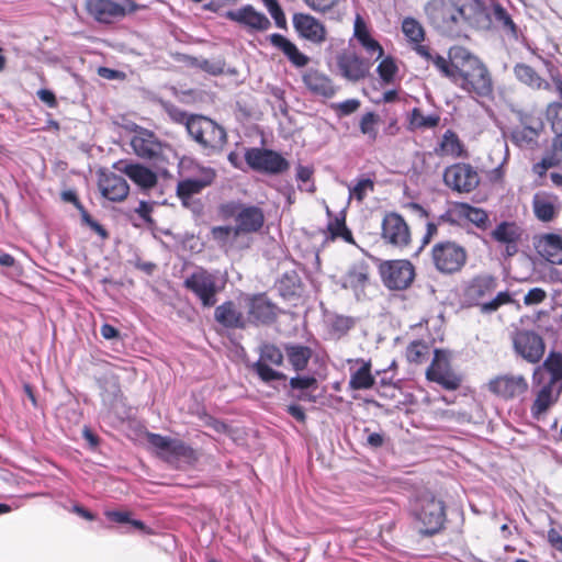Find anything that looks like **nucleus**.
Here are the masks:
<instances>
[{
	"instance_id": "53",
	"label": "nucleus",
	"mask_w": 562,
	"mask_h": 562,
	"mask_svg": "<svg viewBox=\"0 0 562 562\" xmlns=\"http://www.w3.org/2000/svg\"><path fill=\"white\" fill-rule=\"evenodd\" d=\"M428 352L429 347L427 344L414 340L406 348V359L412 363H422L427 359Z\"/></svg>"
},
{
	"instance_id": "47",
	"label": "nucleus",
	"mask_w": 562,
	"mask_h": 562,
	"mask_svg": "<svg viewBox=\"0 0 562 562\" xmlns=\"http://www.w3.org/2000/svg\"><path fill=\"white\" fill-rule=\"evenodd\" d=\"M251 369L265 383L286 380V375L283 372L272 369L268 363H263V361H256L252 363Z\"/></svg>"
},
{
	"instance_id": "39",
	"label": "nucleus",
	"mask_w": 562,
	"mask_h": 562,
	"mask_svg": "<svg viewBox=\"0 0 562 562\" xmlns=\"http://www.w3.org/2000/svg\"><path fill=\"white\" fill-rule=\"evenodd\" d=\"M459 217L465 218L474 224L480 229H487L491 222L486 211L480 207L472 206L468 203L458 204Z\"/></svg>"
},
{
	"instance_id": "59",
	"label": "nucleus",
	"mask_w": 562,
	"mask_h": 562,
	"mask_svg": "<svg viewBox=\"0 0 562 562\" xmlns=\"http://www.w3.org/2000/svg\"><path fill=\"white\" fill-rule=\"evenodd\" d=\"M560 166L558 159L555 158L553 151L546 155L541 161L533 165V172L538 176L542 177L548 169Z\"/></svg>"
},
{
	"instance_id": "30",
	"label": "nucleus",
	"mask_w": 562,
	"mask_h": 562,
	"mask_svg": "<svg viewBox=\"0 0 562 562\" xmlns=\"http://www.w3.org/2000/svg\"><path fill=\"white\" fill-rule=\"evenodd\" d=\"M303 82L313 94L323 98H333L337 91L331 79L318 70H308L303 76Z\"/></svg>"
},
{
	"instance_id": "61",
	"label": "nucleus",
	"mask_w": 562,
	"mask_h": 562,
	"mask_svg": "<svg viewBox=\"0 0 562 562\" xmlns=\"http://www.w3.org/2000/svg\"><path fill=\"white\" fill-rule=\"evenodd\" d=\"M363 432L367 434L366 445L372 449L381 448L384 443V435L382 432H370L369 428H364Z\"/></svg>"
},
{
	"instance_id": "31",
	"label": "nucleus",
	"mask_w": 562,
	"mask_h": 562,
	"mask_svg": "<svg viewBox=\"0 0 562 562\" xmlns=\"http://www.w3.org/2000/svg\"><path fill=\"white\" fill-rule=\"evenodd\" d=\"M116 168L143 189L153 188L157 183L155 172L142 165L120 161L116 164Z\"/></svg>"
},
{
	"instance_id": "3",
	"label": "nucleus",
	"mask_w": 562,
	"mask_h": 562,
	"mask_svg": "<svg viewBox=\"0 0 562 562\" xmlns=\"http://www.w3.org/2000/svg\"><path fill=\"white\" fill-rule=\"evenodd\" d=\"M412 515L418 532L424 537H432L441 532L447 522L445 502L432 493L418 495L412 504Z\"/></svg>"
},
{
	"instance_id": "48",
	"label": "nucleus",
	"mask_w": 562,
	"mask_h": 562,
	"mask_svg": "<svg viewBox=\"0 0 562 562\" xmlns=\"http://www.w3.org/2000/svg\"><path fill=\"white\" fill-rule=\"evenodd\" d=\"M402 31L406 38L413 43L419 44L425 38L424 27L417 20L413 18H405L403 20Z\"/></svg>"
},
{
	"instance_id": "28",
	"label": "nucleus",
	"mask_w": 562,
	"mask_h": 562,
	"mask_svg": "<svg viewBox=\"0 0 562 562\" xmlns=\"http://www.w3.org/2000/svg\"><path fill=\"white\" fill-rule=\"evenodd\" d=\"M353 36L357 38L359 44L362 46V48L366 50V53L369 55V59L372 56H375L374 60H378L383 57L384 49L380 45V43L374 40L364 22V20L361 18V15L357 14L355 19V25H353Z\"/></svg>"
},
{
	"instance_id": "42",
	"label": "nucleus",
	"mask_w": 562,
	"mask_h": 562,
	"mask_svg": "<svg viewBox=\"0 0 562 562\" xmlns=\"http://www.w3.org/2000/svg\"><path fill=\"white\" fill-rule=\"evenodd\" d=\"M374 384V378L370 371V362H362L361 367L351 373L349 387L352 390H368Z\"/></svg>"
},
{
	"instance_id": "37",
	"label": "nucleus",
	"mask_w": 562,
	"mask_h": 562,
	"mask_svg": "<svg viewBox=\"0 0 562 562\" xmlns=\"http://www.w3.org/2000/svg\"><path fill=\"white\" fill-rule=\"evenodd\" d=\"M435 154L440 157L450 156L453 158L460 157L463 154V145L458 135L448 130L443 133L442 138L435 148Z\"/></svg>"
},
{
	"instance_id": "5",
	"label": "nucleus",
	"mask_w": 562,
	"mask_h": 562,
	"mask_svg": "<svg viewBox=\"0 0 562 562\" xmlns=\"http://www.w3.org/2000/svg\"><path fill=\"white\" fill-rule=\"evenodd\" d=\"M178 120H186V128L189 135L201 147L212 153L222 150L227 143V134L215 121L203 115H190L180 113Z\"/></svg>"
},
{
	"instance_id": "27",
	"label": "nucleus",
	"mask_w": 562,
	"mask_h": 562,
	"mask_svg": "<svg viewBox=\"0 0 562 562\" xmlns=\"http://www.w3.org/2000/svg\"><path fill=\"white\" fill-rule=\"evenodd\" d=\"M522 229L515 222H502L492 232V238L506 245V255L514 256L518 251V241Z\"/></svg>"
},
{
	"instance_id": "35",
	"label": "nucleus",
	"mask_w": 562,
	"mask_h": 562,
	"mask_svg": "<svg viewBox=\"0 0 562 562\" xmlns=\"http://www.w3.org/2000/svg\"><path fill=\"white\" fill-rule=\"evenodd\" d=\"M513 70L516 79L532 90L550 88V83L527 64L518 63Z\"/></svg>"
},
{
	"instance_id": "21",
	"label": "nucleus",
	"mask_w": 562,
	"mask_h": 562,
	"mask_svg": "<svg viewBox=\"0 0 562 562\" xmlns=\"http://www.w3.org/2000/svg\"><path fill=\"white\" fill-rule=\"evenodd\" d=\"M293 26L301 37L312 43L319 44L326 40L325 26L310 14L295 13Z\"/></svg>"
},
{
	"instance_id": "18",
	"label": "nucleus",
	"mask_w": 562,
	"mask_h": 562,
	"mask_svg": "<svg viewBox=\"0 0 562 562\" xmlns=\"http://www.w3.org/2000/svg\"><path fill=\"white\" fill-rule=\"evenodd\" d=\"M238 302L249 316H276L281 312L278 304L268 296V293H243Z\"/></svg>"
},
{
	"instance_id": "44",
	"label": "nucleus",
	"mask_w": 562,
	"mask_h": 562,
	"mask_svg": "<svg viewBox=\"0 0 562 562\" xmlns=\"http://www.w3.org/2000/svg\"><path fill=\"white\" fill-rule=\"evenodd\" d=\"M63 199L67 202L74 203L80 211L82 220L86 224H88L91 229L98 233L101 237L105 238L108 236L106 231L100 225L97 221H94L87 211H85L77 198V194L74 191H66L63 193Z\"/></svg>"
},
{
	"instance_id": "11",
	"label": "nucleus",
	"mask_w": 562,
	"mask_h": 562,
	"mask_svg": "<svg viewBox=\"0 0 562 562\" xmlns=\"http://www.w3.org/2000/svg\"><path fill=\"white\" fill-rule=\"evenodd\" d=\"M338 74L348 81L358 82L364 79L373 65L369 58L359 56L353 50H341L336 56Z\"/></svg>"
},
{
	"instance_id": "26",
	"label": "nucleus",
	"mask_w": 562,
	"mask_h": 562,
	"mask_svg": "<svg viewBox=\"0 0 562 562\" xmlns=\"http://www.w3.org/2000/svg\"><path fill=\"white\" fill-rule=\"evenodd\" d=\"M373 267V262L359 261L353 263L342 278V286L353 290L356 295L359 296L358 291L364 290V288L370 284Z\"/></svg>"
},
{
	"instance_id": "24",
	"label": "nucleus",
	"mask_w": 562,
	"mask_h": 562,
	"mask_svg": "<svg viewBox=\"0 0 562 562\" xmlns=\"http://www.w3.org/2000/svg\"><path fill=\"white\" fill-rule=\"evenodd\" d=\"M99 188L102 195L113 202L125 200L130 192V186L126 180L111 172H102L100 175Z\"/></svg>"
},
{
	"instance_id": "20",
	"label": "nucleus",
	"mask_w": 562,
	"mask_h": 562,
	"mask_svg": "<svg viewBox=\"0 0 562 562\" xmlns=\"http://www.w3.org/2000/svg\"><path fill=\"white\" fill-rule=\"evenodd\" d=\"M215 171L212 168H202L199 178H188L177 184V195L184 206H188L191 198L209 187L215 179Z\"/></svg>"
},
{
	"instance_id": "56",
	"label": "nucleus",
	"mask_w": 562,
	"mask_h": 562,
	"mask_svg": "<svg viewBox=\"0 0 562 562\" xmlns=\"http://www.w3.org/2000/svg\"><path fill=\"white\" fill-rule=\"evenodd\" d=\"M290 392L304 391L317 387V380L313 375H296L290 379Z\"/></svg>"
},
{
	"instance_id": "2",
	"label": "nucleus",
	"mask_w": 562,
	"mask_h": 562,
	"mask_svg": "<svg viewBox=\"0 0 562 562\" xmlns=\"http://www.w3.org/2000/svg\"><path fill=\"white\" fill-rule=\"evenodd\" d=\"M452 56L453 67L458 69L453 83L475 99L492 98L494 82L487 66L462 46H457Z\"/></svg>"
},
{
	"instance_id": "4",
	"label": "nucleus",
	"mask_w": 562,
	"mask_h": 562,
	"mask_svg": "<svg viewBox=\"0 0 562 562\" xmlns=\"http://www.w3.org/2000/svg\"><path fill=\"white\" fill-rule=\"evenodd\" d=\"M224 284L215 272L203 267H196L183 279V288L195 297L202 308H212L217 304V295Z\"/></svg>"
},
{
	"instance_id": "13",
	"label": "nucleus",
	"mask_w": 562,
	"mask_h": 562,
	"mask_svg": "<svg viewBox=\"0 0 562 562\" xmlns=\"http://www.w3.org/2000/svg\"><path fill=\"white\" fill-rule=\"evenodd\" d=\"M382 239L394 247H405L411 241V232L406 221L395 212L386 213L382 220Z\"/></svg>"
},
{
	"instance_id": "14",
	"label": "nucleus",
	"mask_w": 562,
	"mask_h": 562,
	"mask_svg": "<svg viewBox=\"0 0 562 562\" xmlns=\"http://www.w3.org/2000/svg\"><path fill=\"white\" fill-rule=\"evenodd\" d=\"M384 284L393 290L406 289L414 279V267L407 260H394L381 266Z\"/></svg>"
},
{
	"instance_id": "43",
	"label": "nucleus",
	"mask_w": 562,
	"mask_h": 562,
	"mask_svg": "<svg viewBox=\"0 0 562 562\" xmlns=\"http://www.w3.org/2000/svg\"><path fill=\"white\" fill-rule=\"evenodd\" d=\"M450 353L447 350L436 349L434 351V358L426 371V378L428 380L439 375L445 371L451 370Z\"/></svg>"
},
{
	"instance_id": "36",
	"label": "nucleus",
	"mask_w": 562,
	"mask_h": 562,
	"mask_svg": "<svg viewBox=\"0 0 562 562\" xmlns=\"http://www.w3.org/2000/svg\"><path fill=\"white\" fill-rule=\"evenodd\" d=\"M440 123V115L436 112L424 114L419 108H414L407 114V130L411 132L435 128Z\"/></svg>"
},
{
	"instance_id": "55",
	"label": "nucleus",
	"mask_w": 562,
	"mask_h": 562,
	"mask_svg": "<svg viewBox=\"0 0 562 562\" xmlns=\"http://www.w3.org/2000/svg\"><path fill=\"white\" fill-rule=\"evenodd\" d=\"M257 361H263V363L279 367L283 362V353L277 346L263 344L260 347V357Z\"/></svg>"
},
{
	"instance_id": "12",
	"label": "nucleus",
	"mask_w": 562,
	"mask_h": 562,
	"mask_svg": "<svg viewBox=\"0 0 562 562\" xmlns=\"http://www.w3.org/2000/svg\"><path fill=\"white\" fill-rule=\"evenodd\" d=\"M443 181L457 192H471L480 183L477 171L469 164H454L446 168Z\"/></svg>"
},
{
	"instance_id": "15",
	"label": "nucleus",
	"mask_w": 562,
	"mask_h": 562,
	"mask_svg": "<svg viewBox=\"0 0 562 562\" xmlns=\"http://www.w3.org/2000/svg\"><path fill=\"white\" fill-rule=\"evenodd\" d=\"M488 390L496 396L509 401L524 395L528 382L521 374H504L491 380Z\"/></svg>"
},
{
	"instance_id": "17",
	"label": "nucleus",
	"mask_w": 562,
	"mask_h": 562,
	"mask_svg": "<svg viewBox=\"0 0 562 562\" xmlns=\"http://www.w3.org/2000/svg\"><path fill=\"white\" fill-rule=\"evenodd\" d=\"M531 205L535 217L542 223L553 222L562 210L560 198L548 191L535 193Z\"/></svg>"
},
{
	"instance_id": "40",
	"label": "nucleus",
	"mask_w": 562,
	"mask_h": 562,
	"mask_svg": "<svg viewBox=\"0 0 562 562\" xmlns=\"http://www.w3.org/2000/svg\"><path fill=\"white\" fill-rule=\"evenodd\" d=\"M285 353L290 364L295 371L304 370L312 357L311 348L303 345H286Z\"/></svg>"
},
{
	"instance_id": "46",
	"label": "nucleus",
	"mask_w": 562,
	"mask_h": 562,
	"mask_svg": "<svg viewBox=\"0 0 562 562\" xmlns=\"http://www.w3.org/2000/svg\"><path fill=\"white\" fill-rule=\"evenodd\" d=\"M327 229L330 234V239L334 240L338 237L342 238L345 241L349 244H355L351 232L346 226L345 216H336L334 220L329 221L327 225Z\"/></svg>"
},
{
	"instance_id": "64",
	"label": "nucleus",
	"mask_w": 562,
	"mask_h": 562,
	"mask_svg": "<svg viewBox=\"0 0 562 562\" xmlns=\"http://www.w3.org/2000/svg\"><path fill=\"white\" fill-rule=\"evenodd\" d=\"M105 516L109 520L117 524H130L131 514L124 510H106Z\"/></svg>"
},
{
	"instance_id": "62",
	"label": "nucleus",
	"mask_w": 562,
	"mask_h": 562,
	"mask_svg": "<svg viewBox=\"0 0 562 562\" xmlns=\"http://www.w3.org/2000/svg\"><path fill=\"white\" fill-rule=\"evenodd\" d=\"M314 11L325 12L334 8L339 0H304Z\"/></svg>"
},
{
	"instance_id": "41",
	"label": "nucleus",
	"mask_w": 562,
	"mask_h": 562,
	"mask_svg": "<svg viewBox=\"0 0 562 562\" xmlns=\"http://www.w3.org/2000/svg\"><path fill=\"white\" fill-rule=\"evenodd\" d=\"M97 383L104 401L116 400L122 394L120 379L112 371H105L103 375L97 378Z\"/></svg>"
},
{
	"instance_id": "49",
	"label": "nucleus",
	"mask_w": 562,
	"mask_h": 562,
	"mask_svg": "<svg viewBox=\"0 0 562 562\" xmlns=\"http://www.w3.org/2000/svg\"><path fill=\"white\" fill-rule=\"evenodd\" d=\"M538 132L530 126L518 127L513 131L512 139L520 147H531L537 143Z\"/></svg>"
},
{
	"instance_id": "10",
	"label": "nucleus",
	"mask_w": 562,
	"mask_h": 562,
	"mask_svg": "<svg viewBox=\"0 0 562 562\" xmlns=\"http://www.w3.org/2000/svg\"><path fill=\"white\" fill-rule=\"evenodd\" d=\"M248 166L260 172L278 175L286 171L289 161L279 153L265 148H249L245 153Z\"/></svg>"
},
{
	"instance_id": "19",
	"label": "nucleus",
	"mask_w": 562,
	"mask_h": 562,
	"mask_svg": "<svg viewBox=\"0 0 562 562\" xmlns=\"http://www.w3.org/2000/svg\"><path fill=\"white\" fill-rule=\"evenodd\" d=\"M226 18L257 32L267 31L271 26L269 19L250 4L228 11Z\"/></svg>"
},
{
	"instance_id": "54",
	"label": "nucleus",
	"mask_w": 562,
	"mask_h": 562,
	"mask_svg": "<svg viewBox=\"0 0 562 562\" xmlns=\"http://www.w3.org/2000/svg\"><path fill=\"white\" fill-rule=\"evenodd\" d=\"M380 117L374 112H367L362 115L359 127L363 135L368 136L371 140L378 137V124Z\"/></svg>"
},
{
	"instance_id": "1",
	"label": "nucleus",
	"mask_w": 562,
	"mask_h": 562,
	"mask_svg": "<svg viewBox=\"0 0 562 562\" xmlns=\"http://www.w3.org/2000/svg\"><path fill=\"white\" fill-rule=\"evenodd\" d=\"M425 13L439 33L451 37L460 36L467 26L480 27L488 20L480 0H430Z\"/></svg>"
},
{
	"instance_id": "45",
	"label": "nucleus",
	"mask_w": 562,
	"mask_h": 562,
	"mask_svg": "<svg viewBox=\"0 0 562 562\" xmlns=\"http://www.w3.org/2000/svg\"><path fill=\"white\" fill-rule=\"evenodd\" d=\"M349 199H356L358 202H362L366 196L374 191V180L371 178H359L357 182L351 186L348 184Z\"/></svg>"
},
{
	"instance_id": "57",
	"label": "nucleus",
	"mask_w": 562,
	"mask_h": 562,
	"mask_svg": "<svg viewBox=\"0 0 562 562\" xmlns=\"http://www.w3.org/2000/svg\"><path fill=\"white\" fill-rule=\"evenodd\" d=\"M278 27H285L286 19L283 10L277 0H261Z\"/></svg>"
},
{
	"instance_id": "32",
	"label": "nucleus",
	"mask_w": 562,
	"mask_h": 562,
	"mask_svg": "<svg viewBox=\"0 0 562 562\" xmlns=\"http://www.w3.org/2000/svg\"><path fill=\"white\" fill-rule=\"evenodd\" d=\"M269 41L272 46L280 49L288 57L293 66L302 68L308 64V56L300 52L296 45L283 35L273 33L269 35Z\"/></svg>"
},
{
	"instance_id": "50",
	"label": "nucleus",
	"mask_w": 562,
	"mask_h": 562,
	"mask_svg": "<svg viewBox=\"0 0 562 562\" xmlns=\"http://www.w3.org/2000/svg\"><path fill=\"white\" fill-rule=\"evenodd\" d=\"M376 71L382 82L390 85L394 81L398 67L393 57L386 56L378 65Z\"/></svg>"
},
{
	"instance_id": "16",
	"label": "nucleus",
	"mask_w": 562,
	"mask_h": 562,
	"mask_svg": "<svg viewBox=\"0 0 562 562\" xmlns=\"http://www.w3.org/2000/svg\"><path fill=\"white\" fill-rule=\"evenodd\" d=\"M131 146L136 156L146 160H156L164 151V145L156 135L144 128L135 132L131 138Z\"/></svg>"
},
{
	"instance_id": "22",
	"label": "nucleus",
	"mask_w": 562,
	"mask_h": 562,
	"mask_svg": "<svg viewBox=\"0 0 562 562\" xmlns=\"http://www.w3.org/2000/svg\"><path fill=\"white\" fill-rule=\"evenodd\" d=\"M86 8L100 23H112L126 14V8L112 0H87Z\"/></svg>"
},
{
	"instance_id": "7",
	"label": "nucleus",
	"mask_w": 562,
	"mask_h": 562,
	"mask_svg": "<svg viewBox=\"0 0 562 562\" xmlns=\"http://www.w3.org/2000/svg\"><path fill=\"white\" fill-rule=\"evenodd\" d=\"M221 213L225 217H234L235 236L256 233L265 223L263 211L256 205H246L232 201L221 205Z\"/></svg>"
},
{
	"instance_id": "33",
	"label": "nucleus",
	"mask_w": 562,
	"mask_h": 562,
	"mask_svg": "<svg viewBox=\"0 0 562 562\" xmlns=\"http://www.w3.org/2000/svg\"><path fill=\"white\" fill-rule=\"evenodd\" d=\"M558 397L559 392L555 395L553 394V385L551 383L542 385L530 407L531 417L538 422L544 419L548 411L558 401Z\"/></svg>"
},
{
	"instance_id": "63",
	"label": "nucleus",
	"mask_w": 562,
	"mask_h": 562,
	"mask_svg": "<svg viewBox=\"0 0 562 562\" xmlns=\"http://www.w3.org/2000/svg\"><path fill=\"white\" fill-rule=\"evenodd\" d=\"M360 106V101L357 99H349L337 104V110L341 115H349L356 112Z\"/></svg>"
},
{
	"instance_id": "52",
	"label": "nucleus",
	"mask_w": 562,
	"mask_h": 562,
	"mask_svg": "<svg viewBox=\"0 0 562 562\" xmlns=\"http://www.w3.org/2000/svg\"><path fill=\"white\" fill-rule=\"evenodd\" d=\"M429 381L439 384L442 389L448 391H456L462 383V376L454 372L452 369L445 371L439 375L430 379Z\"/></svg>"
},
{
	"instance_id": "38",
	"label": "nucleus",
	"mask_w": 562,
	"mask_h": 562,
	"mask_svg": "<svg viewBox=\"0 0 562 562\" xmlns=\"http://www.w3.org/2000/svg\"><path fill=\"white\" fill-rule=\"evenodd\" d=\"M161 458L168 462H175L180 459L191 461L195 459V451L184 441L171 438Z\"/></svg>"
},
{
	"instance_id": "29",
	"label": "nucleus",
	"mask_w": 562,
	"mask_h": 562,
	"mask_svg": "<svg viewBox=\"0 0 562 562\" xmlns=\"http://www.w3.org/2000/svg\"><path fill=\"white\" fill-rule=\"evenodd\" d=\"M456 47L457 46H452L449 49V54H448L449 58L448 59H446L443 56H441L437 53H432L429 47L424 46V45H418L416 47V52L418 55L424 57L427 61L431 63L443 77L450 79L453 82L456 72L458 71V69L453 67V58H452L453 57L452 50Z\"/></svg>"
},
{
	"instance_id": "60",
	"label": "nucleus",
	"mask_w": 562,
	"mask_h": 562,
	"mask_svg": "<svg viewBox=\"0 0 562 562\" xmlns=\"http://www.w3.org/2000/svg\"><path fill=\"white\" fill-rule=\"evenodd\" d=\"M170 439H171V437L162 436L160 434H155V432L147 434L148 443L158 450V454L160 457H162V454L165 453Z\"/></svg>"
},
{
	"instance_id": "51",
	"label": "nucleus",
	"mask_w": 562,
	"mask_h": 562,
	"mask_svg": "<svg viewBox=\"0 0 562 562\" xmlns=\"http://www.w3.org/2000/svg\"><path fill=\"white\" fill-rule=\"evenodd\" d=\"M279 292L282 296H293L301 289V281L295 272L285 273L278 285Z\"/></svg>"
},
{
	"instance_id": "9",
	"label": "nucleus",
	"mask_w": 562,
	"mask_h": 562,
	"mask_svg": "<svg viewBox=\"0 0 562 562\" xmlns=\"http://www.w3.org/2000/svg\"><path fill=\"white\" fill-rule=\"evenodd\" d=\"M431 260L441 273L451 274L461 270L467 262L465 249L453 241H440L431 249Z\"/></svg>"
},
{
	"instance_id": "6",
	"label": "nucleus",
	"mask_w": 562,
	"mask_h": 562,
	"mask_svg": "<svg viewBox=\"0 0 562 562\" xmlns=\"http://www.w3.org/2000/svg\"><path fill=\"white\" fill-rule=\"evenodd\" d=\"M497 281L492 276L484 274L473 278L464 291L465 302L472 306H480L481 313L495 312L501 305L512 301L507 292H499L492 300H487L494 293Z\"/></svg>"
},
{
	"instance_id": "58",
	"label": "nucleus",
	"mask_w": 562,
	"mask_h": 562,
	"mask_svg": "<svg viewBox=\"0 0 562 562\" xmlns=\"http://www.w3.org/2000/svg\"><path fill=\"white\" fill-rule=\"evenodd\" d=\"M547 116L551 123L552 130L558 134H562V104L551 103L547 110Z\"/></svg>"
},
{
	"instance_id": "25",
	"label": "nucleus",
	"mask_w": 562,
	"mask_h": 562,
	"mask_svg": "<svg viewBox=\"0 0 562 562\" xmlns=\"http://www.w3.org/2000/svg\"><path fill=\"white\" fill-rule=\"evenodd\" d=\"M485 12L488 15V20L481 26H486L490 22H494L509 38L518 41L521 36L520 29L514 22L509 12L499 3H493L491 9Z\"/></svg>"
},
{
	"instance_id": "34",
	"label": "nucleus",
	"mask_w": 562,
	"mask_h": 562,
	"mask_svg": "<svg viewBox=\"0 0 562 562\" xmlns=\"http://www.w3.org/2000/svg\"><path fill=\"white\" fill-rule=\"evenodd\" d=\"M543 371L550 374L548 383H551V385L562 381V353L553 350L549 352L542 364L537 367L533 371L532 379L535 382H539V375L542 374Z\"/></svg>"
},
{
	"instance_id": "23",
	"label": "nucleus",
	"mask_w": 562,
	"mask_h": 562,
	"mask_svg": "<svg viewBox=\"0 0 562 562\" xmlns=\"http://www.w3.org/2000/svg\"><path fill=\"white\" fill-rule=\"evenodd\" d=\"M533 246L550 263H562V236L553 233L542 234L533 238Z\"/></svg>"
},
{
	"instance_id": "8",
	"label": "nucleus",
	"mask_w": 562,
	"mask_h": 562,
	"mask_svg": "<svg viewBox=\"0 0 562 562\" xmlns=\"http://www.w3.org/2000/svg\"><path fill=\"white\" fill-rule=\"evenodd\" d=\"M510 338L515 352L528 363H539L546 352L543 338L533 330L514 325Z\"/></svg>"
}]
</instances>
